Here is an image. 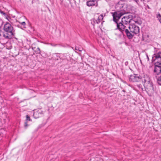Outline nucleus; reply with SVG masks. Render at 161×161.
<instances>
[{"label":"nucleus","mask_w":161,"mask_h":161,"mask_svg":"<svg viewBox=\"0 0 161 161\" xmlns=\"http://www.w3.org/2000/svg\"><path fill=\"white\" fill-rule=\"evenodd\" d=\"M147 55V57L148 61H149V58L148 56L147 55Z\"/></svg>","instance_id":"25"},{"label":"nucleus","mask_w":161,"mask_h":161,"mask_svg":"<svg viewBox=\"0 0 161 161\" xmlns=\"http://www.w3.org/2000/svg\"><path fill=\"white\" fill-rule=\"evenodd\" d=\"M154 69V73L156 76H158L160 75L161 72V63L156 62L155 64Z\"/></svg>","instance_id":"5"},{"label":"nucleus","mask_w":161,"mask_h":161,"mask_svg":"<svg viewBox=\"0 0 161 161\" xmlns=\"http://www.w3.org/2000/svg\"><path fill=\"white\" fill-rule=\"evenodd\" d=\"M135 2H136V3L137 4H139V0H133Z\"/></svg>","instance_id":"23"},{"label":"nucleus","mask_w":161,"mask_h":161,"mask_svg":"<svg viewBox=\"0 0 161 161\" xmlns=\"http://www.w3.org/2000/svg\"><path fill=\"white\" fill-rule=\"evenodd\" d=\"M98 18H99V19L100 20H102L103 19V16L102 14H101L100 16H99L98 17Z\"/></svg>","instance_id":"16"},{"label":"nucleus","mask_w":161,"mask_h":161,"mask_svg":"<svg viewBox=\"0 0 161 161\" xmlns=\"http://www.w3.org/2000/svg\"><path fill=\"white\" fill-rule=\"evenodd\" d=\"M3 29L6 33L3 34V36L6 39H9L13 34V27L10 24L7 23L4 25Z\"/></svg>","instance_id":"4"},{"label":"nucleus","mask_w":161,"mask_h":161,"mask_svg":"<svg viewBox=\"0 0 161 161\" xmlns=\"http://www.w3.org/2000/svg\"><path fill=\"white\" fill-rule=\"evenodd\" d=\"M160 75H161V73H160Z\"/></svg>","instance_id":"27"},{"label":"nucleus","mask_w":161,"mask_h":161,"mask_svg":"<svg viewBox=\"0 0 161 161\" xmlns=\"http://www.w3.org/2000/svg\"><path fill=\"white\" fill-rule=\"evenodd\" d=\"M101 21V20H100L99 19V18H98L97 20H95V21H94V23H96L97 24H98Z\"/></svg>","instance_id":"15"},{"label":"nucleus","mask_w":161,"mask_h":161,"mask_svg":"<svg viewBox=\"0 0 161 161\" xmlns=\"http://www.w3.org/2000/svg\"><path fill=\"white\" fill-rule=\"evenodd\" d=\"M129 80L130 82H138L141 80L140 76H137L136 75H131L129 78Z\"/></svg>","instance_id":"7"},{"label":"nucleus","mask_w":161,"mask_h":161,"mask_svg":"<svg viewBox=\"0 0 161 161\" xmlns=\"http://www.w3.org/2000/svg\"><path fill=\"white\" fill-rule=\"evenodd\" d=\"M128 28L129 29L125 30V33L129 39H132L135 34H137L139 33V28L135 24H130Z\"/></svg>","instance_id":"3"},{"label":"nucleus","mask_w":161,"mask_h":161,"mask_svg":"<svg viewBox=\"0 0 161 161\" xmlns=\"http://www.w3.org/2000/svg\"><path fill=\"white\" fill-rule=\"evenodd\" d=\"M32 49L36 53L39 54H40V50L38 47H37L36 49L35 47H33V46H32Z\"/></svg>","instance_id":"11"},{"label":"nucleus","mask_w":161,"mask_h":161,"mask_svg":"<svg viewBox=\"0 0 161 161\" xmlns=\"http://www.w3.org/2000/svg\"><path fill=\"white\" fill-rule=\"evenodd\" d=\"M137 86H138V87L139 88H141L142 87V85L140 84L138 85Z\"/></svg>","instance_id":"24"},{"label":"nucleus","mask_w":161,"mask_h":161,"mask_svg":"<svg viewBox=\"0 0 161 161\" xmlns=\"http://www.w3.org/2000/svg\"><path fill=\"white\" fill-rule=\"evenodd\" d=\"M113 17V20L116 24L117 28L116 29H118L123 33L125 32V28L126 26L124 25L123 23L120 22H118L119 20L120 17L123 15L122 12L115 11L112 13Z\"/></svg>","instance_id":"1"},{"label":"nucleus","mask_w":161,"mask_h":161,"mask_svg":"<svg viewBox=\"0 0 161 161\" xmlns=\"http://www.w3.org/2000/svg\"><path fill=\"white\" fill-rule=\"evenodd\" d=\"M134 17L131 14H129L128 15L124 16L121 20V22L125 25L129 24L131 19H134Z\"/></svg>","instance_id":"6"},{"label":"nucleus","mask_w":161,"mask_h":161,"mask_svg":"<svg viewBox=\"0 0 161 161\" xmlns=\"http://www.w3.org/2000/svg\"><path fill=\"white\" fill-rule=\"evenodd\" d=\"M134 20V22L135 23H136L138 24H140V21H139L138 20H135V19Z\"/></svg>","instance_id":"20"},{"label":"nucleus","mask_w":161,"mask_h":161,"mask_svg":"<svg viewBox=\"0 0 161 161\" xmlns=\"http://www.w3.org/2000/svg\"><path fill=\"white\" fill-rule=\"evenodd\" d=\"M26 120H29V121H31V120L30 119V117L28 115H27L26 116Z\"/></svg>","instance_id":"18"},{"label":"nucleus","mask_w":161,"mask_h":161,"mask_svg":"<svg viewBox=\"0 0 161 161\" xmlns=\"http://www.w3.org/2000/svg\"><path fill=\"white\" fill-rule=\"evenodd\" d=\"M28 126V125L27 124V122H25V125H24L25 127L26 128Z\"/></svg>","instance_id":"22"},{"label":"nucleus","mask_w":161,"mask_h":161,"mask_svg":"<svg viewBox=\"0 0 161 161\" xmlns=\"http://www.w3.org/2000/svg\"><path fill=\"white\" fill-rule=\"evenodd\" d=\"M50 45H51L52 46H53V47H55L57 45V44H53L52 43H50Z\"/></svg>","instance_id":"21"},{"label":"nucleus","mask_w":161,"mask_h":161,"mask_svg":"<svg viewBox=\"0 0 161 161\" xmlns=\"http://www.w3.org/2000/svg\"><path fill=\"white\" fill-rule=\"evenodd\" d=\"M43 114L41 110H38L36 112H34L33 114L34 118L36 119L39 118Z\"/></svg>","instance_id":"10"},{"label":"nucleus","mask_w":161,"mask_h":161,"mask_svg":"<svg viewBox=\"0 0 161 161\" xmlns=\"http://www.w3.org/2000/svg\"><path fill=\"white\" fill-rule=\"evenodd\" d=\"M75 49L76 51H78L80 52H81L83 48L81 47L76 46L75 47Z\"/></svg>","instance_id":"13"},{"label":"nucleus","mask_w":161,"mask_h":161,"mask_svg":"<svg viewBox=\"0 0 161 161\" xmlns=\"http://www.w3.org/2000/svg\"><path fill=\"white\" fill-rule=\"evenodd\" d=\"M98 0H90L86 2V5L88 7L95 6L96 7L98 5Z\"/></svg>","instance_id":"9"},{"label":"nucleus","mask_w":161,"mask_h":161,"mask_svg":"<svg viewBox=\"0 0 161 161\" xmlns=\"http://www.w3.org/2000/svg\"><path fill=\"white\" fill-rule=\"evenodd\" d=\"M153 59L154 61L161 63V52H158V53L154 54L153 57Z\"/></svg>","instance_id":"8"},{"label":"nucleus","mask_w":161,"mask_h":161,"mask_svg":"<svg viewBox=\"0 0 161 161\" xmlns=\"http://www.w3.org/2000/svg\"><path fill=\"white\" fill-rule=\"evenodd\" d=\"M157 78L158 83L160 85H161V75L158 76H156Z\"/></svg>","instance_id":"12"},{"label":"nucleus","mask_w":161,"mask_h":161,"mask_svg":"<svg viewBox=\"0 0 161 161\" xmlns=\"http://www.w3.org/2000/svg\"><path fill=\"white\" fill-rule=\"evenodd\" d=\"M141 2H143L144 1V0H140Z\"/></svg>","instance_id":"26"},{"label":"nucleus","mask_w":161,"mask_h":161,"mask_svg":"<svg viewBox=\"0 0 161 161\" xmlns=\"http://www.w3.org/2000/svg\"><path fill=\"white\" fill-rule=\"evenodd\" d=\"M157 17L158 18L159 22L161 24V15L160 14H157Z\"/></svg>","instance_id":"14"},{"label":"nucleus","mask_w":161,"mask_h":161,"mask_svg":"<svg viewBox=\"0 0 161 161\" xmlns=\"http://www.w3.org/2000/svg\"><path fill=\"white\" fill-rule=\"evenodd\" d=\"M21 24L23 26V28H25V26L26 23L25 22H23L21 23Z\"/></svg>","instance_id":"17"},{"label":"nucleus","mask_w":161,"mask_h":161,"mask_svg":"<svg viewBox=\"0 0 161 161\" xmlns=\"http://www.w3.org/2000/svg\"><path fill=\"white\" fill-rule=\"evenodd\" d=\"M0 13L4 15H6V13L3 12V11L0 10Z\"/></svg>","instance_id":"19"},{"label":"nucleus","mask_w":161,"mask_h":161,"mask_svg":"<svg viewBox=\"0 0 161 161\" xmlns=\"http://www.w3.org/2000/svg\"><path fill=\"white\" fill-rule=\"evenodd\" d=\"M140 78L145 87L149 92L153 93L155 91L154 88L149 76L146 74H143L140 76Z\"/></svg>","instance_id":"2"}]
</instances>
